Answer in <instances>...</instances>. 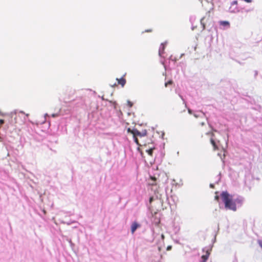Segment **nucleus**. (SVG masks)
<instances>
[{
	"label": "nucleus",
	"instance_id": "8",
	"mask_svg": "<svg viewBox=\"0 0 262 262\" xmlns=\"http://www.w3.org/2000/svg\"><path fill=\"white\" fill-rule=\"evenodd\" d=\"M219 24L221 26L223 27L229 28L230 27V23L228 21H220Z\"/></svg>",
	"mask_w": 262,
	"mask_h": 262
},
{
	"label": "nucleus",
	"instance_id": "15",
	"mask_svg": "<svg viewBox=\"0 0 262 262\" xmlns=\"http://www.w3.org/2000/svg\"><path fill=\"white\" fill-rule=\"evenodd\" d=\"M135 142L137 143V145H141V144L139 142V140L138 139V138L135 136V137H134Z\"/></svg>",
	"mask_w": 262,
	"mask_h": 262
},
{
	"label": "nucleus",
	"instance_id": "6",
	"mask_svg": "<svg viewBox=\"0 0 262 262\" xmlns=\"http://www.w3.org/2000/svg\"><path fill=\"white\" fill-rule=\"evenodd\" d=\"M140 227V225L139 224H138L136 222H134L131 226L132 233L133 234L135 232V231L136 230V229Z\"/></svg>",
	"mask_w": 262,
	"mask_h": 262
},
{
	"label": "nucleus",
	"instance_id": "21",
	"mask_svg": "<svg viewBox=\"0 0 262 262\" xmlns=\"http://www.w3.org/2000/svg\"><path fill=\"white\" fill-rule=\"evenodd\" d=\"M153 199H154V198H153V197H152V196H151V197L149 198V203H151L152 202Z\"/></svg>",
	"mask_w": 262,
	"mask_h": 262
},
{
	"label": "nucleus",
	"instance_id": "18",
	"mask_svg": "<svg viewBox=\"0 0 262 262\" xmlns=\"http://www.w3.org/2000/svg\"><path fill=\"white\" fill-rule=\"evenodd\" d=\"M128 105L129 107H132L133 106V103L130 101H128L127 102Z\"/></svg>",
	"mask_w": 262,
	"mask_h": 262
},
{
	"label": "nucleus",
	"instance_id": "27",
	"mask_svg": "<svg viewBox=\"0 0 262 262\" xmlns=\"http://www.w3.org/2000/svg\"><path fill=\"white\" fill-rule=\"evenodd\" d=\"M257 75V71H255V77H256Z\"/></svg>",
	"mask_w": 262,
	"mask_h": 262
},
{
	"label": "nucleus",
	"instance_id": "7",
	"mask_svg": "<svg viewBox=\"0 0 262 262\" xmlns=\"http://www.w3.org/2000/svg\"><path fill=\"white\" fill-rule=\"evenodd\" d=\"M116 80L118 81V84H120L122 87H123L126 83V80L123 77L120 79L117 78Z\"/></svg>",
	"mask_w": 262,
	"mask_h": 262
},
{
	"label": "nucleus",
	"instance_id": "20",
	"mask_svg": "<svg viewBox=\"0 0 262 262\" xmlns=\"http://www.w3.org/2000/svg\"><path fill=\"white\" fill-rule=\"evenodd\" d=\"M4 123V120L0 119V125H2Z\"/></svg>",
	"mask_w": 262,
	"mask_h": 262
},
{
	"label": "nucleus",
	"instance_id": "14",
	"mask_svg": "<svg viewBox=\"0 0 262 262\" xmlns=\"http://www.w3.org/2000/svg\"><path fill=\"white\" fill-rule=\"evenodd\" d=\"M205 125V123H203V122L201 123V127L199 128V129H200V130L201 132H204V129H203V126L204 125Z\"/></svg>",
	"mask_w": 262,
	"mask_h": 262
},
{
	"label": "nucleus",
	"instance_id": "26",
	"mask_svg": "<svg viewBox=\"0 0 262 262\" xmlns=\"http://www.w3.org/2000/svg\"><path fill=\"white\" fill-rule=\"evenodd\" d=\"M151 179L154 181H156V179L155 177H151Z\"/></svg>",
	"mask_w": 262,
	"mask_h": 262
},
{
	"label": "nucleus",
	"instance_id": "25",
	"mask_svg": "<svg viewBox=\"0 0 262 262\" xmlns=\"http://www.w3.org/2000/svg\"><path fill=\"white\" fill-rule=\"evenodd\" d=\"M252 0H247V3H251Z\"/></svg>",
	"mask_w": 262,
	"mask_h": 262
},
{
	"label": "nucleus",
	"instance_id": "9",
	"mask_svg": "<svg viewBox=\"0 0 262 262\" xmlns=\"http://www.w3.org/2000/svg\"><path fill=\"white\" fill-rule=\"evenodd\" d=\"M209 254H210V252L208 251V250H207L206 251V254L202 255L201 257V258L203 260L202 262H206V261L207 260V259L209 256Z\"/></svg>",
	"mask_w": 262,
	"mask_h": 262
},
{
	"label": "nucleus",
	"instance_id": "22",
	"mask_svg": "<svg viewBox=\"0 0 262 262\" xmlns=\"http://www.w3.org/2000/svg\"><path fill=\"white\" fill-rule=\"evenodd\" d=\"M152 31V30L149 29V30H146L145 32H151Z\"/></svg>",
	"mask_w": 262,
	"mask_h": 262
},
{
	"label": "nucleus",
	"instance_id": "4",
	"mask_svg": "<svg viewBox=\"0 0 262 262\" xmlns=\"http://www.w3.org/2000/svg\"><path fill=\"white\" fill-rule=\"evenodd\" d=\"M205 134L207 135H210L211 137H212L213 136V134L212 133H209L208 132H205ZM210 142L213 147L214 150H216L219 149L216 142H215L214 140L212 138V137H211V138H210Z\"/></svg>",
	"mask_w": 262,
	"mask_h": 262
},
{
	"label": "nucleus",
	"instance_id": "5",
	"mask_svg": "<svg viewBox=\"0 0 262 262\" xmlns=\"http://www.w3.org/2000/svg\"><path fill=\"white\" fill-rule=\"evenodd\" d=\"M237 5V1H234L232 3L230 8V10L232 12H236L239 11L238 9H236V6Z\"/></svg>",
	"mask_w": 262,
	"mask_h": 262
},
{
	"label": "nucleus",
	"instance_id": "30",
	"mask_svg": "<svg viewBox=\"0 0 262 262\" xmlns=\"http://www.w3.org/2000/svg\"><path fill=\"white\" fill-rule=\"evenodd\" d=\"M113 103H114V104L115 105H116V102H114Z\"/></svg>",
	"mask_w": 262,
	"mask_h": 262
},
{
	"label": "nucleus",
	"instance_id": "1",
	"mask_svg": "<svg viewBox=\"0 0 262 262\" xmlns=\"http://www.w3.org/2000/svg\"><path fill=\"white\" fill-rule=\"evenodd\" d=\"M221 195L226 208L234 211L236 210V206L235 203L232 201V196L227 192H223Z\"/></svg>",
	"mask_w": 262,
	"mask_h": 262
},
{
	"label": "nucleus",
	"instance_id": "17",
	"mask_svg": "<svg viewBox=\"0 0 262 262\" xmlns=\"http://www.w3.org/2000/svg\"><path fill=\"white\" fill-rule=\"evenodd\" d=\"M171 248H172V246H168L167 247L166 250L167 251H169V250H170L171 249Z\"/></svg>",
	"mask_w": 262,
	"mask_h": 262
},
{
	"label": "nucleus",
	"instance_id": "11",
	"mask_svg": "<svg viewBox=\"0 0 262 262\" xmlns=\"http://www.w3.org/2000/svg\"><path fill=\"white\" fill-rule=\"evenodd\" d=\"M154 149H155V148H151L149 149L146 150V152H147L149 156H152V153H153V150Z\"/></svg>",
	"mask_w": 262,
	"mask_h": 262
},
{
	"label": "nucleus",
	"instance_id": "2",
	"mask_svg": "<svg viewBox=\"0 0 262 262\" xmlns=\"http://www.w3.org/2000/svg\"><path fill=\"white\" fill-rule=\"evenodd\" d=\"M250 97L247 96V105H248V109H252L256 111H259L261 107L256 104L254 100L252 101Z\"/></svg>",
	"mask_w": 262,
	"mask_h": 262
},
{
	"label": "nucleus",
	"instance_id": "3",
	"mask_svg": "<svg viewBox=\"0 0 262 262\" xmlns=\"http://www.w3.org/2000/svg\"><path fill=\"white\" fill-rule=\"evenodd\" d=\"M132 134L133 135L134 137H135L136 136L137 137H145L147 135V132L145 130L142 132L139 131L137 129H134V130L132 132Z\"/></svg>",
	"mask_w": 262,
	"mask_h": 262
},
{
	"label": "nucleus",
	"instance_id": "28",
	"mask_svg": "<svg viewBox=\"0 0 262 262\" xmlns=\"http://www.w3.org/2000/svg\"><path fill=\"white\" fill-rule=\"evenodd\" d=\"M52 116H53V117H56V116H57V115H55V114H53V115H52Z\"/></svg>",
	"mask_w": 262,
	"mask_h": 262
},
{
	"label": "nucleus",
	"instance_id": "13",
	"mask_svg": "<svg viewBox=\"0 0 262 262\" xmlns=\"http://www.w3.org/2000/svg\"><path fill=\"white\" fill-rule=\"evenodd\" d=\"M204 19H205V17H203L201 19V25H202L203 26V29H205V24L204 23Z\"/></svg>",
	"mask_w": 262,
	"mask_h": 262
},
{
	"label": "nucleus",
	"instance_id": "29",
	"mask_svg": "<svg viewBox=\"0 0 262 262\" xmlns=\"http://www.w3.org/2000/svg\"><path fill=\"white\" fill-rule=\"evenodd\" d=\"M162 238L163 239L164 238V235H162Z\"/></svg>",
	"mask_w": 262,
	"mask_h": 262
},
{
	"label": "nucleus",
	"instance_id": "19",
	"mask_svg": "<svg viewBox=\"0 0 262 262\" xmlns=\"http://www.w3.org/2000/svg\"><path fill=\"white\" fill-rule=\"evenodd\" d=\"M133 130H134V129H131L130 128H128L127 129V132H128V133H131L132 134V132H133Z\"/></svg>",
	"mask_w": 262,
	"mask_h": 262
},
{
	"label": "nucleus",
	"instance_id": "12",
	"mask_svg": "<svg viewBox=\"0 0 262 262\" xmlns=\"http://www.w3.org/2000/svg\"><path fill=\"white\" fill-rule=\"evenodd\" d=\"M173 84V81L171 80H169L168 81L165 83V86L167 87L169 85H171Z\"/></svg>",
	"mask_w": 262,
	"mask_h": 262
},
{
	"label": "nucleus",
	"instance_id": "16",
	"mask_svg": "<svg viewBox=\"0 0 262 262\" xmlns=\"http://www.w3.org/2000/svg\"><path fill=\"white\" fill-rule=\"evenodd\" d=\"M257 242H258L259 246L262 249V240H258Z\"/></svg>",
	"mask_w": 262,
	"mask_h": 262
},
{
	"label": "nucleus",
	"instance_id": "24",
	"mask_svg": "<svg viewBox=\"0 0 262 262\" xmlns=\"http://www.w3.org/2000/svg\"><path fill=\"white\" fill-rule=\"evenodd\" d=\"M215 199L216 200L218 201V200H219V196H217V195H216V196H215Z\"/></svg>",
	"mask_w": 262,
	"mask_h": 262
},
{
	"label": "nucleus",
	"instance_id": "23",
	"mask_svg": "<svg viewBox=\"0 0 262 262\" xmlns=\"http://www.w3.org/2000/svg\"><path fill=\"white\" fill-rule=\"evenodd\" d=\"M253 10V8H251V9H247L246 10V12H249V11H252Z\"/></svg>",
	"mask_w": 262,
	"mask_h": 262
},
{
	"label": "nucleus",
	"instance_id": "10",
	"mask_svg": "<svg viewBox=\"0 0 262 262\" xmlns=\"http://www.w3.org/2000/svg\"><path fill=\"white\" fill-rule=\"evenodd\" d=\"M161 47L160 49H159V54L160 56H161L162 54L164 52V49H165V46H164V45L162 43L161 44Z\"/></svg>",
	"mask_w": 262,
	"mask_h": 262
}]
</instances>
